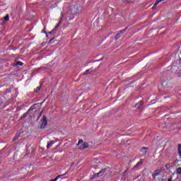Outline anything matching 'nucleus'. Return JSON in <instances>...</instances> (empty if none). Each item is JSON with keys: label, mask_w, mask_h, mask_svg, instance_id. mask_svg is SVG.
<instances>
[{"label": "nucleus", "mask_w": 181, "mask_h": 181, "mask_svg": "<svg viewBox=\"0 0 181 181\" xmlns=\"http://www.w3.org/2000/svg\"><path fill=\"white\" fill-rule=\"evenodd\" d=\"M163 173V171L162 170H156L153 173V179H159V176Z\"/></svg>", "instance_id": "1"}, {"label": "nucleus", "mask_w": 181, "mask_h": 181, "mask_svg": "<svg viewBox=\"0 0 181 181\" xmlns=\"http://www.w3.org/2000/svg\"><path fill=\"white\" fill-rule=\"evenodd\" d=\"M46 125H47V118L46 117V116H43L42 119L41 128H46Z\"/></svg>", "instance_id": "2"}, {"label": "nucleus", "mask_w": 181, "mask_h": 181, "mask_svg": "<svg viewBox=\"0 0 181 181\" xmlns=\"http://www.w3.org/2000/svg\"><path fill=\"white\" fill-rule=\"evenodd\" d=\"M105 173V169L101 170L99 173L94 175V177H100Z\"/></svg>", "instance_id": "3"}, {"label": "nucleus", "mask_w": 181, "mask_h": 181, "mask_svg": "<svg viewBox=\"0 0 181 181\" xmlns=\"http://www.w3.org/2000/svg\"><path fill=\"white\" fill-rule=\"evenodd\" d=\"M59 26H60V23H59L56 26L55 28L51 31L49 32V35H54V33H56L57 29H59Z\"/></svg>", "instance_id": "4"}, {"label": "nucleus", "mask_w": 181, "mask_h": 181, "mask_svg": "<svg viewBox=\"0 0 181 181\" xmlns=\"http://www.w3.org/2000/svg\"><path fill=\"white\" fill-rule=\"evenodd\" d=\"M126 30H127L126 28L121 30L119 34L116 35L115 39H119V37H121V35H122V33H125Z\"/></svg>", "instance_id": "5"}, {"label": "nucleus", "mask_w": 181, "mask_h": 181, "mask_svg": "<svg viewBox=\"0 0 181 181\" xmlns=\"http://www.w3.org/2000/svg\"><path fill=\"white\" fill-rule=\"evenodd\" d=\"M86 148H88V144L87 143H84L79 146V149H86Z\"/></svg>", "instance_id": "6"}, {"label": "nucleus", "mask_w": 181, "mask_h": 181, "mask_svg": "<svg viewBox=\"0 0 181 181\" xmlns=\"http://www.w3.org/2000/svg\"><path fill=\"white\" fill-rule=\"evenodd\" d=\"M54 144V141L47 142V149H49V148H52Z\"/></svg>", "instance_id": "7"}, {"label": "nucleus", "mask_w": 181, "mask_h": 181, "mask_svg": "<svg viewBox=\"0 0 181 181\" xmlns=\"http://www.w3.org/2000/svg\"><path fill=\"white\" fill-rule=\"evenodd\" d=\"M176 173H173L172 175L168 178V181H173V177Z\"/></svg>", "instance_id": "8"}, {"label": "nucleus", "mask_w": 181, "mask_h": 181, "mask_svg": "<svg viewBox=\"0 0 181 181\" xmlns=\"http://www.w3.org/2000/svg\"><path fill=\"white\" fill-rule=\"evenodd\" d=\"M176 173H177V175H181V168H177L176 169Z\"/></svg>", "instance_id": "9"}, {"label": "nucleus", "mask_w": 181, "mask_h": 181, "mask_svg": "<svg viewBox=\"0 0 181 181\" xmlns=\"http://www.w3.org/2000/svg\"><path fill=\"white\" fill-rule=\"evenodd\" d=\"M148 149V148H141V152H143V153H146V150Z\"/></svg>", "instance_id": "10"}, {"label": "nucleus", "mask_w": 181, "mask_h": 181, "mask_svg": "<svg viewBox=\"0 0 181 181\" xmlns=\"http://www.w3.org/2000/svg\"><path fill=\"white\" fill-rule=\"evenodd\" d=\"M20 135L17 134L15 136V137L13 139V141L15 142V141H16V139H19Z\"/></svg>", "instance_id": "11"}, {"label": "nucleus", "mask_w": 181, "mask_h": 181, "mask_svg": "<svg viewBox=\"0 0 181 181\" xmlns=\"http://www.w3.org/2000/svg\"><path fill=\"white\" fill-rule=\"evenodd\" d=\"M142 163H143L142 161L137 163V164L135 165V168H139V166H141Z\"/></svg>", "instance_id": "12"}, {"label": "nucleus", "mask_w": 181, "mask_h": 181, "mask_svg": "<svg viewBox=\"0 0 181 181\" xmlns=\"http://www.w3.org/2000/svg\"><path fill=\"white\" fill-rule=\"evenodd\" d=\"M4 21H6V22H8V21H9V15H6L5 17H4Z\"/></svg>", "instance_id": "13"}, {"label": "nucleus", "mask_w": 181, "mask_h": 181, "mask_svg": "<svg viewBox=\"0 0 181 181\" xmlns=\"http://www.w3.org/2000/svg\"><path fill=\"white\" fill-rule=\"evenodd\" d=\"M28 117V112L24 113V115L21 117V119H23L24 118H26Z\"/></svg>", "instance_id": "14"}, {"label": "nucleus", "mask_w": 181, "mask_h": 181, "mask_svg": "<svg viewBox=\"0 0 181 181\" xmlns=\"http://www.w3.org/2000/svg\"><path fill=\"white\" fill-rule=\"evenodd\" d=\"M62 177V175H58L56 178H54V180H51V181H57V180L59 178Z\"/></svg>", "instance_id": "15"}, {"label": "nucleus", "mask_w": 181, "mask_h": 181, "mask_svg": "<svg viewBox=\"0 0 181 181\" xmlns=\"http://www.w3.org/2000/svg\"><path fill=\"white\" fill-rule=\"evenodd\" d=\"M160 3V1H159V0H157L156 1V3L154 4V6H158V5Z\"/></svg>", "instance_id": "16"}, {"label": "nucleus", "mask_w": 181, "mask_h": 181, "mask_svg": "<svg viewBox=\"0 0 181 181\" xmlns=\"http://www.w3.org/2000/svg\"><path fill=\"white\" fill-rule=\"evenodd\" d=\"M136 105V106H138V105H139V106L144 105V102L141 101L139 103H137Z\"/></svg>", "instance_id": "17"}, {"label": "nucleus", "mask_w": 181, "mask_h": 181, "mask_svg": "<svg viewBox=\"0 0 181 181\" xmlns=\"http://www.w3.org/2000/svg\"><path fill=\"white\" fill-rule=\"evenodd\" d=\"M17 64H18V66H23V63L22 62H17Z\"/></svg>", "instance_id": "18"}, {"label": "nucleus", "mask_w": 181, "mask_h": 181, "mask_svg": "<svg viewBox=\"0 0 181 181\" xmlns=\"http://www.w3.org/2000/svg\"><path fill=\"white\" fill-rule=\"evenodd\" d=\"M88 73H90V69L86 70V71L83 73V74H84V75H86Z\"/></svg>", "instance_id": "19"}, {"label": "nucleus", "mask_w": 181, "mask_h": 181, "mask_svg": "<svg viewBox=\"0 0 181 181\" xmlns=\"http://www.w3.org/2000/svg\"><path fill=\"white\" fill-rule=\"evenodd\" d=\"M180 151H181V144H179L178 145V152L180 153Z\"/></svg>", "instance_id": "20"}, {"label": "nucleus", "mask_w": 181, "mask_h": 181, "mask_svg": "<svg viewBox=\"0 0 181 181\" xmlns=\"http://www.w3.org/2000/svg\"><path fill=\"white\" fill-rule=\"evenodd\" d=\"M80 144H83V140L80 139L78 141V145H80Z\"/></svg>", "instance_id": "21"}, {"label": "nucleus", "mask_w": 181, "mask_h": 181, "mask_svg": "<svg viewBox=\"0 0 181 181\" xmlns=\"http://www.w3.org/2000/svg\"><path fill=\"white\" fill-rule=\"evenodd\" d=\"M178 128L179 129H181V122L178 124Z\"/></svg>", "instance_id": "22"}, {"label": "nucleus", "mask_w": 181, "mask_h": 181, "mask_svg": "<svg viewBox=\"0 0 181 181\" xmlns=\"http://www.w3.org/2000/svg\"><path fill=\"white\" fill-rule=\"evenodd\" d=\"M32 110H35L33 107H30L28 111H32Z\"/></svg>", "instance_id": "23"}, {"label": "nucleus", "mask_w": 181, "mask_h": 181, "mask_svg": "<svg viewBox=\"0 0 181 181\" xmlns=\"http://www.w3.org/2000/svg\"><path fill=\"white\" fill-rule=\"evenodd\" d=\"M123 2H131V0H123Z\"/></svg>", "instance_id": "24"}, {"label": "nucleus", "mask_w": 181, "mask_h": 181, "mask_svg": "<svg viewBox=\"0 0 181 181\" xmlns=\"http://www.w3.org/2000/svg\"><path fill=\"white\" fill-rule=\"evenodd\" d=\"M40 88H42V86H38V87L37 88V91H39V90H40Z\"/></svg>", "instance_id": "25"}, {"label": "nucleus", "mask_w": 181, "mask_h": 181, "mask_svg": "<svg viewBox=\"0 0 181 181\" xmlns=\"http://www.w3.org/2000/svg\"><path fill=\"white\" fill-rule=\"evenodd\" d=\"M40 117H42V112L40 113L39 117H37V119H39V118H40Z\"/></svg>", "instance_id": "26"}, {"label": "nucleus", "mask_w": 181, "mask_h": 181, "mask_svg": "<svg viewBox=\"0 0 181 181\" xmlns=\"http://www.w3.org/2000/svg\"><path fill=\"white\" fill-rule=\"evenodd\" d=\"M156 8V6H155V5H153V9H155Z\"/></svg>", "instance_id": "27"}, {"label": "nucleus", "mask_w": 181, "mask_h": 181, "mask_svg": "<svg viewBox=\"0 0 181 181\" xmlns=\"http://www.w3.org/2000/svg\"><path fill=\"white\" fill-rule=\"evenodd\" d=\"M160 2H163L165 0H158Z\"/></svg>", "instance_id": "28"}, {"label": "nucleus", "mask_w": 181, "mask_h": 181, "mask_svg": "<svg viewBox=\"0 0 181 181\" xmlns=\"http://www.w3.org/2000/svg\"><path fill=\"white\" fill-rule=\"evenodd\" d=\"M179 153H180V158H181V151L179 152Z\"/></svg>", "instance_id": "29"}, {"label": "nucleus", "mask_w": 181, "mask_h": 181, "mask_svg": "<svg viewBox=\"0 0 181 181\" xmlns=\"http://www.w3.org/2000/svg\"><path fill=\"white\" fill-rule=\"evenodd\" d=\"M2 103V101L1 100V99H0V104H1Z\"/></svg>", "instance_id": "30"}]
</instances>
